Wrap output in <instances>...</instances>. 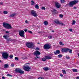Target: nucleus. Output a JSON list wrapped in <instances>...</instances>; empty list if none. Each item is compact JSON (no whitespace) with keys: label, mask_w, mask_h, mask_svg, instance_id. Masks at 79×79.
<instances>
[{"label":"nucleus","mask_w":79,"mask_h":79,"mask_svg":"<svg viewBox=\"0 0 79 79\" xmlns=\"http://www.w3.org/2000/svg\"><path fill=\"white\" fill-rule=\"evenodd\" d=\"M3 27L7 29H12L13 27H11V25L8 24V23L4 22L3 23Z\"/></svg>","instance_id":"nucleus-1"},{"label":"nucleus","mask_w":79,"mask_h":79,"mask_svg":"<svg viewBox=\"0 0 79 79\" xmlns=\"http://www.w3.org/2000/svg\"><path fill=\"white\" fill-rule=\"evenodd\" d=\"M26 45L28 48H33L34 47V45L31 43H26Z\"/></svg>","instance_id":"nucleus-2"},{"label":"nucleus","mask_w":79,"mask_h":79,"mask_svg":"<svg viewBox=\"0 0 79 79\" xmlns=\"http://www.w3.org/2000/svg\"><path fill=\"white\" fill-rule=\"evenodd\" d=\"M78 3V1L76 0H74L72 1L70 3H69V5L71 7H72V6H73L74 5H75V4H76V3Z\"/></svg>","instance_id":"nucleus-3"},{"label":"nucleus","mask_w":79,"mask_h":79,"mask_svg":"<svg viewBox=\"0 0 79 79\" xmlns=\"http://www.w3.org/2000/svg\"><path fill=\"white\" fill-rule=\"evenodd\" d=\"M15 73H19L20 74H24V72L21 69L19 68H16L15 70Z\"/></svg>","instance_id":"nucleus-4"},{"label":"nucleus","mask_w":79,"mask_h":79,"mask_svg":"<svg viewBox=\"0 0 79 79\" xmlns=\"http://www.w3.org/2000/svg\"><path fill=\"white\" fill-rule=\"evenodd\" d=\"M51 47L50 44H46L44 45V50H49L51 48Z\"/></svg>","instance_id":"nucleus-5"},{"label":"nucleus","mask_w":79,"mask_h":79,"mask_svg":"<svg viewBox=\"0 0 79 79\" xmlns=\"http://www.w3.org/2000/svg\"><path fill=\"white\" fill-rule=\"evenodd\" d=\"M2 55L3 58L4 59H7L8 58V54L7 52H3Z\"/></svg>","instance_id":"nucleus-6"},{"label":"nucleus","mask_w":79,"mask_h":79,"mask_svg":"<svg viewBox=\"0 0 79 79\" xmlns=\"http://www.w3.org/2000/svg\"><path fill=\"white\" fill-rule=\"evenodd\" d=\"M23 69L26 71H30L31 68L28 65L24 66H23Z\"/></svg>","instance_id":"nucleus-7"},{"label":"nucleus","mask_w":79,"mask_h":79,"mask_svg":"<svg viewBox=\"0 0 79 79\" xmlns=\"http://www.w3.org/2000/svg\"><path fill=\"white\" fill-rule=\"evenodd\" d=\"M24 31H23L21 30L19 31V35L21 37H24L25 36L24 35Z\"/></svg>","instance_id":"nucleus-8"},{"label":"nucleus","mask_w":79,"mask_h":79,"mask_svg":"<svg viewBox=\"0 0 79 79\" xmlns=\"http://www.w3.org/2000/svg\"><path fill=\"white\" fill-rule=\"evenodd\" d=\"M31 15L33 16H34V17H37V13L34 10H32L31 11Z\"/></svg>","instance_id":"nucleus-9"},{"label":"nucleus","mask_w":79,"mask_h":79,"mask_svg":"<svg viewBox=\"0 0 79 79\" xmlns=\"http://www.w3.org/2000/svg\"><path fill=\"white\" fill-rule=\"evenodd\" d=\"M40 52H39V51L36 50L35 52H34V55H35L36 56H37V55L39 56L40 55Z\"/></svg>","instance_id":"nucleus-10"},{"label":"nucleus","mask_w":79,"mask_h":79,"mask_svg":"<svg viewBox=\"0 0 79 79\" xmlns=\"http://www.w3.org/2000/svg\"><path fill=\"white\" fill-rule=\"evenodd\" d=\"M70 50V49L68 48H62L61 49V51L62 52H68V51H69Z\"/></svg>","instance_id":"nucleus-11"},{"label":"nucleus","mask_w":79,"mask_h":79,"mask_svg":"<svg viewBox=\"0 0 79 79\" xmlns=\"http://www.w3.org/2000/svg\"><path fill=\"white\" fill-rule=\"evenodd\" d=\"M55 6L57 8H59L61 6L60 4L57 2H55Z\"/></svg>","instance_id":"nucleus-12"},{"label":"nucleus","mask_w":79,"mask_h":79,"mask_svg":"<svg viewBox=\"0 0 79 79\" xmlns=\"http://www.w3.org/2000/svg\"><path fill=\"white\" fill-rule=\"evenodd\" d=\"M45 58H46V59H47V60H50L52 59V57L50 56H45Z\"/></svg>","instance_id":"nucleus-13"},{"label":"nucleus","mask_w":79,"mask_h":79,"mask_svg":"<svg viewBox=\"0 0 79 79\" xmlns=\"http://www.w3.org/2000/svg\"><path fill=\"white\" fill-rule=\"evenodd\" d=\"M60 51L58 50H57L56 51V52H54L55 55L56 54H60Z\"/></svg>","instance_id":"nucleus-14"},{"label":"nucleus","mask_w":79,"mask_h":79,"mask_svg":"<svg viewBox=\"0 0 79 79\" xmlns=\"http://www.w3.org/2000/svg\"><path fill=\"white\" fill-rule=\"evenodd\" d=\"M54 23L56 24H60V21H59L57 19L55 20L54 21Z\"/></svg>","instance_id":"nucleus-15"},{"label":"nucleus","mask_w":79,"mask_h":79,"mask_svg":"<svg viewBox=\"0 0 79 79\" xmlns=\"http://www.w3.org/2000/svg\"><path fill=\"white\" fill-rule=\"evenodd\" d=\"M16 14H13L12 15H10L9 16V17H10V18L14 17L15 16H16Z\"/></svg>","instance_id":"nucleus-16"},{"label":"nucleus","mask_w":79,"mask_h":79,"mask_svg":"<svg viewBox=\"0 0 79 79\" xmlns=\"http://www.w3.org/2000/svg\"><path fill=\"white\" fill-rule=\"evenodd\" d=\"M9 67V65L7 64H5L4 66V68H8Z\"/></svg>","instance_id":"nucleus-17"},{"label":"nucleus","mask_w":79,"mask_h":79,"mask_svg":"<svg viewBox=\"0 0 79 79\" xmlns=\"http://www.w3.org/2000/svg\"><path fill=\"white\" fill-rule=\"evenodd\" d=\"M48 23L47 21H45L44 22V24L45 26H47L48 25Z\"/></svg>","instance_id":"nucleus-18"},{"label":"nucleus","mask_w":79,"mask_h":79,"mask_svg":"<svg viewBox=\"0 0 79 79\" xmlns=\"http://www.w3.org/2000/svg\"><path fill=\"white\" fill-rule=\"evenodd\" d=\"M43 69H44V71H48V70H49V68L47 67H44L43 68Z\"/></svg>","instance_id":"nucleus-19"},{"label":"nucleus","mask_w":79,"mask_h":79,"mask_svg":"<svg viewBox=\"0 0 79 79\" xmlns=\"http://www.w3.org/2000/svg\"><path fill=\"white\" fill-rule=\"evenodd\" d=\"M6 40H7L8 41H11V42H13V41H14V40H11L10 38H8L6 39Z\"/></svg>","instance_id":"nucleus-20"},{"label":"nucleus","mask_w":79,"mask_h":79,"mask_svg":"<svg viewBox=\"0 0 79 79\" xmlns=\"http://www.w3.org/2000/svg\"><path fill=\"white\" fill-rule=\"evenodd\" d=\"M35 8H36V9H39V5H38V4L36 5L35 6Z\"/></svg>","instance_id":"nucleus-21"},{"label":"nucleus","mask_w":79,"mask_h":79,"mask_svg":"<svg viewBox=\"0 0 79 79\" xmlns=\"http://www.w3.org/2000/svg\"><path fill=\"white\" fill-rule=\"evenodd\" d=\"M63 56V55L61 54H59L58 55V57L59 58H61Z\"/></svg>","instance_id":"nucleus-22"},{"label":"nucleus","mask_w":79,"mask_h":79,"mask_svg":"<svg viewBox=\"0 0 79 79\" xmlns=\"http://www.w3.org/2000/svg\"><path fill=\"white\" fill-rule=\"evenodd\" d=\"M41 59L43 61H45L47 60V59H46V58L45 57V58H41Z\"/></svg>","instance_id":"nucleus-23"},{"label":"nucleus","mask_w":79,"mask_h":79,"mask_svg":"<svg viewBox=\"0 0 79 79\" xmlns=\"http://www.w3.org/2000/svg\"><path fill=\"white\" fill-rule=\"evenodd\" d=\"M59 24H60V26H65V24H64L60 23H60Z\"/></svg>","instance_id":"nucleus-24"},{"label":"nucleus","mask_w":79,"mask_h":79,"mask_svg":"<svg viewBox=\"0 0 79 79\" xmlns=\"http://www.w3.org/2000/svg\"><path fill=\"white\" fill-rule=\"evenodd\" d=\"M73 72L76 73V72H77V70L76 69H73Z\"/></svg>","instance_id":"nucleus-25"},{"label":"nucleus","mask_w":79,"mask_h":79,"mask_svg":"<svg viewBox=\"0 0 79 79\" xmlns=\"http://www.w3.org/2000/svg\"><path fill=\"white\" fill-rule=\"evenodd\" d=\"M62 72H63V74H66V72L64 70H62Z\"/></svg>","instance_id":"nucleus-26"},{"label":"nucleus","mask_w":79,"mask_h":79,"mask_svg":"<svg viewBox=\"0 0 79 79\" xmlns=\"http://www.w3.org/2000/svg\"><path fill=\"white\" fill-rule=\"evenodd\" d=\"M3 13H4V14H6H6H8V12H7V11H4L3 12Z\"/></svg>","instance_id":"nucleus-27"},{"label":"nucleus","mask_w":79,"mask_h":79,"mask_svg":"<svg viewBox=\"0 0 79 79\" xmlns=\"http://www.w3.org/2000/svg\"><path fill=\"white\" fill-rule=\"evenodd\" d=\"M59 44L60 45H64V44H63V43L61 41L59 42Z\"/></svg>","instance_id":"nucleus-28"},{"label":"nucleus","mask_w":79,"mask_h":79,"mask_svg":"<svg viewBox=\"0 0 79 79\" xmlns=\"http://www.w3.org/2000/svg\"><path fill=\"white\" fill-rule=\"evenodd\" d=\"M15 60H16V61H18L19 60V58H18V57H16L15 58Z\"/></svg>","instance_id":"nucleus-29"},{"label":"nucleus","mask_w":79,"mask_h":79,"mask_svg":"<svg viewBox=\"0 0 79 79\" xmlns=\"http://www.w3.org/2000/svg\"><path fill=\"white\" fill-rule=\"evenodd\" d=\"M31 5H34V4L35 2H34L33 1H31Z\"/></svg>","instance_id":"nucleus-30"},{"label":"nucleus","mask_w":79,"mask_h":79,"mask_svg":"<svg viewBox=\"0 0 79 79\" xmlns=\"http://www.w3.org/2000/svg\"><path fill=\"white\" fill-rule=\"evenodd\" d=\"M22 59L23 60H26V59H27V58L26 57H22Z\"/></svg>","instance_id":"nucleus-31"},{"label":"nucleus","mask_w":79,"mask_h":79,"mask_svg":"<svg viewBox=\"0 0 79 79\" xmlns=\"http://www.w3.org/2000/svg\"><path fill=\"white\" fill-rule=\"evenodd\" d=\"M48 38L49 39H52V36L50 35L48 36Z\"/></svg>","instance_id":"nucleus-32"},{"label":"nucleus","mask_w":79,"mask_h":79,"mask_svg":"<svg viewBox=\"0 0 79 79\" xmlns=\"http://www.w3.org/2000/svg\"><path fill=\"white\" fill-rule=\"evenodd\" d=\"M76 23V21L73 20L72 23V25H74Z\"/></svg>","instance_id":"nucleus-33"},{"label":"nucleus","mask_w":79,"mask_h":79,"mask_svg":"<svg viewBox=\"0 0 79 79\" xmlns=\"http://www.w3.org/2000/svg\"><path fill=\"white\" fill-rule=\"evenodd\" d=\"M9 57L10 58H12L13 57V56L12 55H10L9 56Z\"/></svg>","instance_id":"nucleus-34"},{"label":"nucleus","mask_w":79,"mask_h":79,"mask_svg":"<svg viewBox=\"0 0 79 79\" xmlns=\"http://www.w3.org/2000/svg\"><path fill=\"white\" fill-rule=\"evenodd\" d=\"M7 76H10V77H12V75H10V74H8L7 75Z\"/></svg>","instance_id":"nucleus-35"},{"label":"nucleus","mask_w":79,"mask_h":79,"mask_svg":"<svg viewBox=\"0 0 79 79\" xmlns=\"http://www.w3.org/2000/svg\"><path fill=\"white\" fill-rule=\"evenodd\" d=\"M59 16L60 17V18H63V15L62 14H60Z\"/></svg>","instance_id":"nucleus-36"},{"label":"nucleus","mask_w":79,"mask_h":79,"mask_svg":"<svg viewBox=\"0 0 79 79\" xmlns=\"http://www.w3.org/2000/svg\"><path fill=\"white\" fill-rule=\"evenodd\" d=\"M44 77H40L39 78H38V79H44Z\"/></svg>","instance_id":"nucleus-37"},{"label":"nucleus","mask_w":79,"mask_h":79,"mask_svg":"<svg viewBox=\"0 0 79 79\" xmlns=\"http://www.w3.org/2000/svg\"><path fill=\"white\" fill-rule=\"evenodd\" d=\"M25 23L26 24H29V23L28 22V21H27V20H26L25 22Z\"/></svg>","instance_id":"nucleus-38"},{"label":"nucleus","mask_w":79,"mask_h":79,"mask_svg":"<svg viewBox=\"0 0 79 79\" xmlns=\"http://www.w3.org/2000/svg\"><path fill=\"white\" fill-rule=\"evenodd\" d=\"M11 66L12 67H14V66H15V64H11Z\"/></svg>","instance_id":"nucleus-39"},{"label":"nucleus","mask_w":79,"mask_h":79,"mask_svg":"<svg viewBox=\"0 0 79 79\" xmlns=\"http://www.w3.org/2000/svg\"><path fill=\"white\" fill-rule=\"evenodd\" d=\"M3 37H4V38H5L6 39H7V36H6L5 35H4L3 36Z\"/></svg>","instance_id":"nucleus-40"},{"label":"nucleus","mask_w":79,"mask_h":79,"mask_svg":"<svg viewBox=\"0 0 79 79\" xmlns=\"http://www.w3.org/2000/svg\"><path fill=\"white\" fill-rule=\"evenodd\" d=\"M27 31L28 32H29V33H30V34H32V32L31 31Z\"/></svg>","instance_id":"nucleus-41"},{"label":"nucleus","mask_w":79,"mask_h":79,"mask_svg":"<svg viewBox=\"0 0 79 79\" xmlns=\"http://www.w3.org/2000/svg\"><path fill=\"white\" fill-rule=\"evenodd\" d=\"M41 9L43 10H45V8L44 7H42L41 8Z\"/></svg>","instance_id":"nucleus-42"},{"label":"nucleus","mask_w":79,"mask_h":79,"mask_svg":"<svg viewBox=\"0 0 79 79\" xmlns=\"http://www.w3.org/2000/svg\"><path fill=\"white\" fill-rule=\"evenodd\" d=\"M72 50H70L69 51V53H72Z\"/></svg>","instance_id":"nucleus-43"},{"label":"nucleus","mask_w":79,"mask_h":79,"mask_svg":"<svg viewBox=\"0 0 79 79\" xmlns=\"http://www.w3.org/2000/svg\"><path fill=\"white\" fill-rule=\"evenodd\" d=\"M69 31H70V32H72V31H73V29H69Z\"/></svg>","instance_id":"nucleus-44"},{"label":"nucleus","mask_w":79,"mask_h":79,"mask_svg":"<svg viewBox=\"0 0 79 79\" xmlns=\"http://www.w3.org/2000/svg\"><path fill=\"white\" fill-rule=\"evenodd\" d=\"M6 34H9V31H6Z\"/></svg>","instance_id":"nucleus-45"},{"label":"nucleus","mask_w":79,"mask_h":79,"mask_svg":"<svg viewBox=\"0 0 79 79\" xmlns=\"http://www.w3.org/2000/svg\"><path fill=\"white\" fill-rule=\"evenodd\" d=\"M66 58L67 59H69V58H70L69 56H66Z\"/></svg>","instance_id":"nucleus-46"},{"label":"nucleus","mask_w":79,"mask_h":79,"mask_svg":"<svg viewBox=\"0 0 79 79\" xmlns=\"http://www.w3.org/2000/svg\"><path fill=\"white\" fill-rule=\"evenodd\" d=\"M56 11V10L55 9H54L52 10L53 12H55Z\"/></svg>","instance_id":"nucleus-47"},{"label":"nucleus","mask_w":79,"mask_h":79,"mask_svg":"<svg viewBox=\"0 0 79 79\" xmlns=\"http://www.w3.org/2000/svg\"><path fill=\"white\" fill-rule=\"evenodd\" d=\"M24 31L25 32H26L27 31V29H25Z\"/></svg>","instance_id":"nucleus-48"},{"label":"nucleus","mask_w":79,"mask_h":79,"mask_svg":"<svg viewBox=\"0 0 79 79\" xmlns=\"http://www.w3.org/2000/svg\"><path fill=\"white\" fill-rule=\"evenodd\" d=\"M36 49L37 50H39V48H38V47H37V48H36Z\"/></svg>","instance_id":"nucleus-49"},{"label":"nucleus","mask_w":79,"mask_h":79,"mask_svg":"<svg viewBox=\"0 0 79 79\" xmlns=\"http://www.w3.org/2000/svg\"><path fill=\"white\" fill-rule=\"evenodd\" d=\"M3 3L2 2H1L0 3V5H3Z\"/></svg>","instance_id":"nucleus-50"},{"label":"nucleus","mask_w":79,"mask_h":79,"mask_svg":"<svg viewBox=\"0 0 79 79\" xmlns=\"http://www.w3.org/2000/svg\"><path fill=\"white\" fill-rule=\"evenodd\" d=\"M2 79H5V77H2Z\"/></svg>","instance_id":"nucleus-51"},{"label":"nucleus","mask_w":79,"mask_h":79,"mask_svg":"<svg viewBox=\"0 0 79 79\" xmlns=\"http://www.w3.org/2000/svg\"><path fill=\"white\" fill-rule=\"evenodd\" d=\"M60 76H61V77H63V75L62 74H60Z\"/></svg>","instance_id":"nucleus-52"},{"label":"nucleus","mask_w":79,"mask_h":79,"mask_svg":"<svg viewBox=\"0 0 79 79\" xmlns=\"http://www.w3.org/2000/svg\"><path fill=\"white\" fill-rule=\"evenodd\" d=\"M77 8V7H74V9H75V10H76Z\"/></svg>","instance_id":"nucleus-53"},{"label":"nucleus","mask_w":79,"mask_h":79,"mask_svg":"<svg viewBox=\"0 0 79 79\" xmlns=\"http://www.w3.org/2000/svg\"><path fill=\"white\" fill-rule=\"evenodd\" d=\"M37 57L35 58V59L36 60H37Z\"/></svg>","instance_id":"nucleus-54"},{"label":"nucleus","mask_w":79,"mask_h":79,"mask_svg":"<svg viewBox=\"0 0 79 79\" xmlns=\"http://www.w3.org/2000/svg\"><path fill=\"white\" fill-rule=\"evenodd\" d=\"M76 79H79V77H77Z\"/></svg>","instance_id":"nucleus-55"},{"label":"nucleus","mask_w":79,"mask_h":79,"mask_svg":"<svg viewBox=\"0 0 79 79\" xmlns=\"http://www.w3.org/2000/svg\"><path fill=\"white\" fill-rule=\"evenodd\" d=\"M39 33H42V31H39V32H38Z\"/></svg>","instance_id":"nucleus-56"},{"label":"nucleus","mask_w":79,"mask_h":79,"mask_svg":"<svg viewBox=\"0 0 79 79\" xmlns=\"http://www.w3.org/2000/svg\"><path fill=\"white\" fill-rule=\"evenodd\" d=\"M25 64H29V63H27Z\"/></svg>","instance_id":"nucleus-57"},{"label":"nucleus","mask_w":79,"mask_h":79,"mask_svg":"<svg viewBox=\"0 0 79 79\" xmlns=\"http://www.w3.org/2000/svg\"><path fill=\"white\" fill-rule=\"evenodd\" d=\"M36 57L37 58H40V57H38L37 56H36Z\"/></svg>","instance_id":"nucleus-58"},{"label":"nucleus","mask_w":79,"mask_h":79,"mask_svg":"<svg viewBox=\"0 0 79 79\" xmlns=\"http://www.w3.org/2000/svg\"><path fill=\"white\" fill-rule=\"evenodd\" d=\"M54 31L53 30L52 31V32H54Z\"/></svg>","instance_id":"nucleus-59"},{"label":"nucleus","mask_w":79,"mask_h":79,"mask_svg":"<svg viewBox=\"0 0 79 79\" xmlns=\"http://www.w3.org/2000/svg\"><path fill=\"white\" fill-rule=\"evenodd\" d=\"M0 63H2V61L1 60H0Z\"/></svg>","instance_id":"nucleus-60"},{"label":"nucleus","mask_w":79,"mask_h":79,"mask_svg":"<svg viewBox=\"0 0 79 79\" xmlns=\"http://www.w3.org/2000/svg\"><path fill=\"white\" fill-rule=\"evenodd\" d=\"M78 56H79V53H78Z\"/></svg>","instance_id":"nucleus-61"},{"label":"nucleus","mask_w":79,"mask_h":79,"mask_svg":"<svg viewBox=\"0 0 79 79\" xmlns=\"http://www.w3.org/2000/svg\"><path fill=\"white\" fill-rule=\"evenodd\" d=\"M37 44H40V43H38Z\"/></svg>","instance_id":"nucleus-62"}]
</instances>
